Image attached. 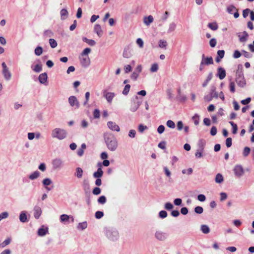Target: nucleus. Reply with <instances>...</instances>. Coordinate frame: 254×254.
<instances>
[{
    "label": "nucleus",
    "instance_id": "bb28decb",
    "mask_svg": "<svg viewBox=\"0 0 254 254\" xmlns=\"http://www.w3.org/2000/svg\"><path fill=\"white\" fill-rule=\"evenodd\" d=\"M74 176L78 179H80L83 176V170L80 167H77L75 169Z\"/></svg>",
    "mask_w": 254,
    "mask_h": 254
},
{
    "label": "nucleus",
    "instance_id": "c9c22d12",
    "mask_svg": "<svg viewBox=\"0 0 254 254\" xmlns=\"http://www.w3.org/2000/svg\"><path fill=\"white\" fill-rule=\"evenodd\" d=\"M177 25L175 22H172L169 24L167 31L168 33H171L174 31L176 28Z\"/></svg>",
    "mask_w": 254,
    "mask_h": 254
},
{
    "label": "nucleus",
    "instance_id": "5701e85b",
    "mask_svg": "<svg viewBox=\"0 0 254 254\" xmlns=\"http://www.w3.org/2000/svg\"><path fill=\"white\" fill-rule=\"evenodd\" d=\"M244 77L243 74V67L242 64L238 65V68L236 73V77Z\"/></svg>",
    "mask_w": 254,
    "mask_h": 254
},
{
    "label": "nucleus",
    "instance_id": "13d9d810",
    "mask_svg": "<svg viewBox=\"0 0 254 254\" xmlns=\"http://www.w3.org/2000/svg\"><path fill=\"white\" fill-rule=\"evenodd\" d=\"M173 207V205L170 202H166L164 206V208L168 210H170L172 209Z\"/></svg>",
    "mask_w": 254,
    "mask_h": 254
},
{
    "label": "nucleus",
    "instance_id": "bf43d9fd",
    "mask_svg": "<svg viewBox=\"0 0 254 254\" xmlns=\"http://www.w3.org/2000/svg\"><path fill=\"white\" fill-rule=\"evenodd\" d=\"M159 216L162 219L165 218L167 216V213L165 210H161L159 213Z\"/></svg>",
    "mask_w": 254,
    "mask_h": 254
},
{
    "label": "nucleus",
    "instance_id": "7c9ffc66",
    "mask_svg": "<svg viewBox=\"0 0 254 254\" xmlns=\"http://www.w3.org/2000/svg\"><path fill=\"white\" fill-rule=\"evenodd\" d=\"M32 69L36 72H40L42 70V65L41 64H37L35 65H31Z\"/></svg>",
    "mask_w": 254,
    "mask_h": 254
},
{
    "label": "nucleus",
    "instance_id": "2eb2a0df",
    "mask_svg": "<svg viewBox=\"0 0 254 254\" xmlns=\"http://www.w3.org/2000/svg\"><path fill=\"white\" fill-rule=\"evenodd\" d=\"M98 166H99V168H98L97 171L95 172L93 174V177L96 179L101 178L103 175V171L101 169L102 164L101 163H99L98 164Z\"/></svg>",
    "mask_w": 254,
    "mask_h": 254
},
{
    "label": "nucleus",
    "instance_id": "680f3d73",
    "mask_svg": "<svg viewBox=\"0 0 254 254\" xmlns=\"http://www.w3.org/2000/svg\"><path fill=\"white\" fill-rule=\"evenodd\" d=\"M89 97H90V93L89 92H86L85 94V100L83 103L84 106H86L87 104V103L89 101Z\"/></svg>",
    "mask_w": 254,
    "mask_h": 254
},
{
    "label": "nucleus",
    "instance_id": "a18cd8bd",
    "mask_svg": "<svg viewBox=\"0 0 254 254\" xmlns=\"http://www.w3.org/2000/svg\"><path fill=\"white\" fill-rule=\"evenodd\" d=\"M54 36L53 32L50 30H45L44 32V36L45 38L52 37Z\"/></svg>",
    "mask_w": 254,
    "mask_h": 254
},
{
    "label": "nucleus",
    "instance_id": "ea45409f",
    "mask_svg": "<svg viewBox=\"0 0 254 254\" xmlns=\"http://www.w3.org/2000/svg\"><path fill=\"white\" fill-rule=\"evenodd\" d=\"M123 56L125 58H129L131 56V54L128 49H125L124 50Z\"/></svg>",
    "mask_w": 254,
    "mask_h": 254
},
{
    "label": "nucleus",
    "instance_id": "7ed1b4c3",
    "mask_svg": "<svg viewBox=\"0 0 254 254\" xmlns=\"http://www.w3.org/2000/svg\"><path fill=\"white\" fill-rule=\"evenodd\" d=\"M67 135V132L64 128L56 127L51 131V137L60 140L65 139Z\"/></svg>",
    "mask_w": 254,
    "mask_h": 254
},
{
    "label": "nucleus",
    "instance_id": "6e6552de",
    "mask_svg": "<svg viewBox=\"0 0 254 254\" xmlns=\"http://www.w3.org/2000/svg\"><path fill=\"white\" fill-rule=\"evenodd\" d=\"M79 59L81 65L84 67H87L90 64V59L89 56H83L79 55Z\"/></svg>",
    "mask_w": 254,
    "mask_h": 254
},
{
    "label": "nucleus",
    "instance_id": "6ab92c4d",
    "mask_svg": "<svg viewBox=\"0 0 254 254\" xmlns=\"http://www.w3.org/2000/svg\"><path fill=\"white\" fill-rule=\"evenodd\" d=\"M238 36L239 38L240 41L244 43L247 41L249 35L246 31H244L242 33H238Z\"/></svg>",
    "mask_w": 254,
    "mask_h": 254
},
{
    "label": "nucleus",
    "instance_id": "72a5a7b5",
    "mask_svg": "<svg viewBox=\"0 0 254 254\" xmlns=\"http://www.w3.org/2000/svg\"><path fill=\"white\" fill-rule=\"evenodd\" d=\"M87 227V223L86 221L78 223L77 228L79 230H83Z\"/></svg>",
    "mask_w": 254,
    "mask_h": 254
},
{
    "label": "nucleus",
    "instance_id": "aec40b11",
    "mask_svg": "<svg viewBox=\"0 0 254 254\" xmlns=\"http://www.w3.org/2000/svg\"><path fill=\"white\" fill-rule=\"evenodd\" d=\"M38 79L41 84H45L48 79V75L47 73L44 72L40 74L39 76Z\"/></svg>",
    "mask_w": 254,
    "mask_h": 254
},
{
    "label": "nucleus",
    "instance_id": "f704fd0d",
    "mask_svg": "<svg viewBox=\"0 0 254 254\" xmlns=\"http://www.w3.org/2000/svg\"><path fill=\"white\" fill-rule=\"evenodd\" d=\"M61 19L64 20L67 17L68 13L66 9H62L60 11Z\"/></svg>",
    "mask_w": 254,
    "mask_h": 254
},
{
    "label": "nucleus",
    "instance_id": "b1692460",
    "mask_svg": "<svg viewBox=\"0 0 254 254\" xmlns=\"http://www.w3.org/2000/svg\"><path fill=\"white\" fill-rule=\"evenodd\" d=\"M236 81L240 87H243L246 85V80L244 77H236Z\"/></svg>",
    "mask_w": 254,
    "mask_h": 254
},
{
    "label": "nucleus",
    "instance_id": "de8ad7c7",
    "mask_svg": "<svg viewBox=\"0 0 254 254\" xmlns=\"http://www.w3.org/2000/svg\"><path fill=\"white\" fill-rule=\"evenodd\" d=\"M91 49L89 48H86L84 49L80 55L83 56H88V54L91 52Z\"/></svg>",
    "mask_w": 254,
    "mask_h": 254
},
{
    "label": "nucleus",
    "instance_id": "79ce46f5",
    "mask_svg": "<svg viewBox=\"0 0 254 254\" xmlns=\"http://www.w3.org/2000/svg\"><path fill=\"white\" fill-rule=\"evenodd\" d=\"M98 203L101 204H105L107 201V198L104 195L100 196L98 200H97Z\"/></svg>",
    "mask_w": 254,
    "mask_h": 254
},
{
    "label": "nucleus",
    "instance_id": "2f4dec72",
    "mask_svg": "<svg viewBox=\"0 0 254 254\" xmlns=\"http://www.w3.org/2000/svg\"><path fill=\"white\" fill-rule=\"evenodd\" d=\"M215 181L216 183L221 184L224 181V178L222 174L218 173L216 175Z\"/></svg>",
    "mask_w": 254,
    "mask_h": 254
},
{
    "label": "nucleus",
    "instance_id": "49530a36",
    "mask_svg": "<svg viewBox=\"0 0 254 254\" xmlns=\"http://www.w3.org/2000/svg\"><path fill=\"white\" fill-rule=\"evenodd\" d=\"M251 151V149L249 147H245L243 151V155L244 157H247Z\"/></svg>",
    "mask_w": 254,
    "mask_h": 254
},
{
    "label": "nucleus",
    "instance_id": "774afa93",
    "mask_svg": "<svg viewBox=\"0 0 254 254\" xmlns=\"http://www.w3.org/2000/svg\"><path fill=\"white\" fill-rule=\"evenodd\" d=\"M93 116L94 118L97 119L99 118L100 116V112L98 109L94 110L93 112Z\"/></svg>",
    "mask_w": 254,
    "mask_h": 254
},
{
    "label": "nucleus",
    "instance_id": "c756f323",
    "mask_svg": "<svg viewBox=\"0 0 254 254\" xmlns=\"http://www.w3.org/2000/svg\"><path fill=\"white\" fill-rule=\"evenodd\" d=\"M200 230L203 234H208L210 231L208 226L205 224H203L200 226Z\"/></svg>",
    "mask_w": 254,
    "mask_h": 254
},
{
    "label": "nucleus",
    "instance_id": "9b49d317",
    "mask_svg": "<svg viewBox=\"0 0 254 254\" xmlns=\"http://www.w3.org/2000/svg\"><path fill=\"white\" fill-rule=\"evenodd\" d=\"M141 102L138 100V97H136L135 99L132 101L130 111L132 112H135L138 109Z\"/></svg>",
    "mask_w": 254,
    "mask_h": 254
},
{
    "label": "nucleus",
    "instance_id": "f257e3e1",
    "mask_svg": "<svg viewBox=\"0 0 254 254\" xmlns=\"http://www.w3.org/2000/svg\"><path fill=\"white\" fill-rule=\"evenodd\" d=\"M104 138L107 148L111 151H115L118 147V142L115 136L110 132L104 134Z\"/></svg>",
    "mask_w": 254,
    "mask_h": 254
},
{
    "label": "nucleus",
    "instance_id": "0eeeda50",
    "mask_svg": "<svg viewBox=\"0 0 254 254\" xmlns=\"http://www.w3.org/2000/svg\"><path fill=\"white\" fill-rule=\"evenodd\" d=\"M154 236L156 239L160 241H164L168 238L167 233L161 230L156 231L155 233Z\"/></svg>",
    "mask_w": 254,
    "mask_h": 254
},
{
    "label": "nucleus",
    "instance_id": "09e8293b",
    "mask_svg": "<svg viewBox=\"0 0 254 254\" xmlns=\"http://www.w3.org/2000/svg\"><path fill=\"white\" fill-rule=\"evenodd\" d=\"M229 123L232 127V133L236 134L237 132L238 127L237 125L233 122H230Z\"/></svg>",
    "mask_w": 254,
    "mask_h": 254
},
{
    "label": "nucleus",
    "instance_id": "473e14b6",
    "mask_svg": "<svg viewBox=\"0 0 254 254\" xmlns=\"http://www.w3.org/2000/svg\"><path fill=\"white\" fill-rule=\"evenodd\" d=\"M206 144L205 140L204 139H200L199 140L197 143L198 149H200L201 150H204V147Z\"/></svg>",
    "mask_w": 254,
    "mask_h": 254
},
{
    "label": "nucleus",
    "instance_id": "a211bd4d",
    "mask_svg": "<svg viewBox=\"0 0 254 254\" xmlns=\"http://www.w3.org/2000/svg\"><path fill=\"white\" fill-rule=\"evenodd\" d=\"M19 221L22 223H26L28 221L27 218V212L26 211H22L19 214Z\"/></svg>",
    "mask_w": 254,
    "mask_h": 254
},
{
    "label": "nucleus",
    "instance_id": "3c124183",
    "mask_svg": "<svg viewBox=\"0 0 254 254\" xmlns=\"http://www.w3.org/2000/svg\"><path fill=\"white\" fill-rule=\"evenodd\" d=\"M167 45V42L164 40H160L159 42V46L161 48H165Z\"/></svg>",
    "mask_w": 254,
    "mask_h": 254
},
{
    "label": "nucleus",
    "instance_id": "dca6fc26",
    "mask_svg": "<svg viewBox=\"0 0 254 254\" xmlns=\"http://www.w3.org/2000/svg\"><path fill=\"white\" fill-rule=\"evenodd\" d=\"M41 214H42L41 208L38 205H35L33 208V215H34V218L36 219H39L40 218Z\"/></svg>",
    "mask_w": 254,
    "mask_h": 254
},
{
    "label": "nucleus",
    "instance_id": "f8f14e48",
    "mask_svg": "<svg viewBox=\"0 0 254 254\" xmlns=\"http://www.w3.org/2000/svg\"><path fill=\"white\" fill-rule=\"evenodd\" d=\"M103 93V96L106 98L107 102L109 104L112 103L113 98L116 96V94L114 92H107L106 91H104Z\"/></svg>",
    "mask_w": 254,
    "mask_h": 254
},
{
    "label": "nucleus",
    "instance_id": "f03ea898",
    "mask_svg": "<svg viewBox=\"0 0 254 254\" xmlns=\"http://www.w3.org/2000/svg\"><path fill=\"white\" fill-rule=\"evenodd\" d=\"M104 233L107 238L110 241H117L120 238V234L118 231L114 228H105Z\"/></svg>",
    "mask_w": 254,
    "mask_h": 254
},
{
    "label": "nucleus",
    "instance_id": "8fccbe9b",
    "mask_svg": "<svg viewBox=\"0 0 254 254\" xmlns=\"http://www.w3.org/2000/svg\"><path fill=\"white\" fill-rule=\"evenodd\" d=\"M49 44L52 48H55L58 45L57 42L54 39H49Z\"/></svg>",
    "mask_w": 254,
    "mask_h": 254
},
{
    "label": "nucleus",
    "instance_id": "ddd939ff",
    "mask_svg": "<svg viewBox=\"0 0 254 254\" xmlns=\"http://www.w3.org/2000/svg\"><path fill=\"white\" fill-rule=\"evenodd\" d=\"M108 128L112 131L119 132L120 131L119 126L115 122L109 121L107 124Z\"/></svg>",
    "mask_w": 254,
    "mask_h": 254
},
{
    "label": "nucleus",
    "instance_id": "4d7b16f0",
    "mask_svg": "<svg viewBox=\"0 0 254 254\" xmlns=\"http://www.w3.org/2000/svg\"><path fill=\"white\" fill-rule=\"evenodd\" d=\"M203 211V209L201 206H196L194 208V212L197 214H201Z\"/></svg>",
    "mask_w": 254,
    "mask_h": 254
},
{
    "label": "nucleus",
    "instance_id": "603ef678",
    "mask_svg": "<svg viewBox=\"0 0 254 254\" xmlns=\"http://www.w3.org/2000/svg\"><path fill=\"white\" fill-rule=\"evenodd\" d=\"M130 86L129 84H127L125 86V88L123 91V94L125 95H127L128 94L129 90H130Z\"/></svg>",
    "mask_w": 254,
    "mask_h": 254
},
{
    "label": "nucleus",
    "instance_id": "5fc2aeb1",
    "mask_svg": "<svg viewBox=\"0 0 254 254\" xmlns=\"http://www.w3.org/2000/svg\"><path fill=\"white\" fill-rule=\"evenodd\" d=\"M136 43L140 48H142L143 47L144 42L141 38H137L136 39Z\"/></svg>",
    "mask_w": 254,
    "mask_h": 254
},
{
    "label": "nucleus",
    "instance_id": "9d476101",
    "mask_svg": "<svg viewBox=\"0 0 254 254\" xmlns=\"http://www.w3.org/2000/svg\"><path fill=\"white\" fill-rule=\"evenodd\" d=\"M1 66L3 68L2 73L4 76V78L6 80H9L11 77V73L9 71L8 68L4 62L2 63Z\"/></svg>",
    "mask_w": 254,
    "mask_h": 254
},
{
    "label": "nucleus",
    "instance_id": "6e6d98bb",
    "mask_svg": "<svg viewBox=\"0 0 254 254\" xmlns=\"http://www.w3.org/2000/svg\"><path fill=\"white\" fill-rule=\"evenodd\" d=\"M166 125L168 127L174 128L175 127V124L172 120H168L166 123Z\"/></svg>",
    "mask_w": 254,
    "mask_h": 254
},
{
    "label": "nucleus",
    "instance_id": "cd10ccee",
    "mask_svg": "<svg viewBox=\"0 0 254 254\" xmlns=\"http://www.w3.org/2000/svg\"><path fill=\"white\" fill-rule=\"evenodd\" d=\"M40 173L39 171H36L29 175V179L30 180H34L40 177Z\"/></svg>",
    "mask_w": 254,
    "mask_h": 254
},
{
    "label": "nucleus",
    "instance_id": "a878e982",
    "mask_svg": "<svg viewBox=\"0 0 254 254\" xmlns=\"http://www.w3.org/2000/svg\"><path fill=\"white\" fill-rule=\"evenodd\" d=\"M52 183V181L50 178H45L42 181L43 186L46 188L48 190H50L51 189L48 188V186Z\"/></svg>",
    "mask_w": 254,
    "mask_h": 254
},
{
    "label": "nucleus",
    "instance_id": "c85d7f7f",
    "mask_svg": "<svg viewBox=\"0 0 254 254\" xmlns=\"http://www.w3.org/2000/svg\"><path fill=\"white\" fill-rule=\"evenodd\" d=\"M60 221L62 223H65L68 222L70 220L69 215L67 214H62L60 216Z\"/></svg>",
    "mask_w": 254,
    "mask_h": 254
},
{
    "label": "nucleus",
    "instance_id": "20e7f679",
    "mask_svg": "<svg viewBox=\"0 0 254 254\" xmlns=\"http://www.w3.org/2000/svg\"><path fill=\"white\" fill-rule=\"evenodd\" d=\"M234 175L237 178H240L244 176L245 171L242 165H236L233 169Z\"/></svg>",
    "mask_w": 254,
    "mask_h": 254
},
{
    "label": "nucleus",
    "instance_id": "f3484780",
    "mask_svg": "<svg viewBox=\"0 0 254 254\" xmlns=\"http://www.w3.org/2000/svg\"><path fill=\"white\" fill-rule=\"evenodd\" d=\"M216 76L218 77L220 80L223 79L226 76V71L225 69L221 67H218Z\"/></svg>",
    "mask_w": 254,
    "mask_h": 254
},
{
    "label": "nucleus",
    "instance_id": "338daca9",
    "mask_svg": "<svg viewBox=\"0 0 254 254\" xmlns=\"http://www.w3.org/2000/svg\"><path fill=\"white\" fill-rule=\"evenodd\" d=\"M131 70H132V67L130 65L127 64V65H125L124 70H125V73H127L129 72L130 71H131Z\"/></svg>",
    "mask_w": 254,
    "mask_h": 254
},
{
    "label": "nucleus",
    "instance_id": "e2e57ef3",
    "mask_svg": "<svg viewBox=\"0 0 254 254\" xmlns=\"http://www.w3.org/2000/svg\"><path fill=\"white\" fill-rule=\"evenodd\" d=\"M104 215V213L102 211H98L96 212L95 214V217L96 219H100Z\"/></svg>",
    "mask_w": 254,
    "mask_h": 254
},
{
    "label": "nucleus",
    "instance_id": "39448f33",
    "mask_svg": "<svg viewBox=\"0 0 254 254\" xmlns=\"http://www.w3.org/2000/svg\"><path fill=\"white\" fill-rule=\"evenodd\" d=\"M218 97V94L217 92L215 91V87L213 86H211L210 92L204 96V99L207 102L211 101L213 98H217Z\"/></svg>",
    "mask_w": 254,
    "mask_h": 254
},
{
    "label": "nucleus",
    "instance_id": "4be33fe9",
    "mask_svg": "<svg viewBox=\"0 0 254 254\" xmlns=\"http://www.w3.org/2000/svg\"><path fill=\"white\" fill-rule=\"evenodd\" d=\"M48 232V228L47 227H45L44 226H42L40 228L38 229V235L39 236L43 237L45 236Z\"/></svg>",
    "mask_w": 254,
    "mask_h": 254
},
{
    "label": "nucleus",
    "instance_id": "1a4fd4ad",
    "mask_svg": "<svg viewBox=\"0 0 254 254\" xmlns=\"http://www.w3.org/2000/svg\"><path fill=\"white\" fill-rule=\"evenodd\" d=\"M52 165L54 169H60L64 166V162L62 159L56 158L53 160Z\"/></svg>",
    "mask_w": 254,
    "mask_h": 254
},
{
    "label": "nucleus",
    "instance_id": "412c9836",
    "mask_svg": "<svg viewBox=\"0 0 254 254\" xmlns=\"http://www.w3.org/2000/svg\"><path fill=\"white\" fill-rule=\"evenodd\" d=\"M94 31L97 34L98 37H101L103 35V30L99 24H95L94 27Z\"/></svg>",
    "mask_w": 254,
    "mask_h": 254
},
{
    "label": "nucleus",
    "instance_id": "052dcab7",
    "mask_svg": "<svg viewBox=\"0 0 254 254\" xmlns=\"http://www.w3.org/2000/svg\"><path fill=\"white\" fill-rule=\"evenodd\" d=\"M11 242V239L8 238L7 239H6V240H5L1 244V246L3 248L4 247H5L6 246L9 245L10 244Z\"/></svg>",
    "mask_w": 254,
    "mask_h": 254
},
{
    "label": "nucleus",
    "instance_id": "4c0bfd02",
    "mask_svg": "<svg viewBox=\"0 0 254 254\" xmlns=\"http://www.w3.org/2000/svg\"><path fill=\"white\" fill-rule=\"evenodd\" d=\"M212 78V73L210 72L207 77L206 80L203 83L202 86L205 87L208 84V82L211 80Z\"/></svg>",
    "mask_w": 254,
    "mask_h": 254
},
{
    "label": "nucleus",
    "instance_id": "a19ab883",
    "mask_svg": "<svg viewBox=\"0 0 254 254\" xmlns=\"http://www.w3.org/2000/svg\"><path fill=\"white\" fill-rule=\"evenodd\" d=\"M158 64L157 63H154L151 66L150 68V71L151 72H157L158 70Z\"/></svg>",
    "mask_w": 254,
    "mask_h": 254
},
{
    "label": "nucleus",
    "instance_id": "0e129e2a",
    "mask_svg": "<svg viewBox=\"0 0 254 254\" xmlns=\"http://www.w3.org/2000/svg\"><path fill=\"white\" fill-rule=\"evenodd\" d=\"M101 191V190L100 188H99L98 187H96V188H94V189L93 190L92 193L93 194L97 195H99V194H100Z\"/></svg>",
    "mask_w": 254,
    "mask_h": 254
},
{
    "label": "nucleus",
    "instance_id": "393cba45",
    "mask_svg": "<svg viewBox=\"0 0 254 254\" xmlns=\"http://www.w3.org/2000/svg\"><path fill=\"white\" fill-rule=\"evenodd\" d=\"M153 20L154 18L153 16L152 15H149L144 17L143 22L146 25L149 26L152 22H153Z\"/></svg>",
    "mask_w": 254,
    "mask_h": 254
},
{
    "label": "nucleus",
    "instance_id": "4468645a",
    "mask_svg": "<svg viewBox=\"0 0 254 254\" xmlns=\"http://www.w3.org/2000/svg\"><path fill=\"white\" fill-rule=\"evenodd\" d=\"M201 64L204 65H209L213 64V60L211 57H205V55H202Z\"/></svg>",
    "mask_w": 254,
    "mask_h": 254
},
{
    "label": "nucleus",
    "instance_id": "423d86ee",
    "mask_svg": "<svg viewBox=\"0 0 254 254\" xmlns=\"http://www.w3.org/2000/svg\"><path fill=\"white\" fill-rule=\"evenodd\" d=\"M70 106L74 109H77L80 107V104L77 98L74 96H70L68 99Z\"/></svg>",
    "mask_w": 254,
    "mask_h": 254
},
{
    "label": "nucleus",
    "instance_id": "864d4df0",
    "mask_svg": "<svg viewBox=\"0 0 254 254\" xmlns=\"http://www.w3.org/2000/svg\"><path fill=\"white\" fill-rule=\"evenodd\" d=\"M203 152V150H201L200 149H197L196 151L195 154V156L197 158H201L203 156L202 152Z\"/></svg>",
    "mask_w": 254,
    "mask_h": 254
},
{
    "label": "nucleus",
    "instance_id": "37998d69",
    "mask_svg": "<svg viewBox=\"0 0 254 254\" xmlns=\"http://www.w3.org/2000/svg\"><path fill=\"white\" fill-rule=\"evenodd\" d=\"M192 120L193 121L195 125H198L199 123V116L197 114H194L192 117Z\"/></svg>",
    "mask_w": 254,
    "mask_h": 254
},
{
    "label": "nucleus",
    "instance_id": "69168bd1",
    "mask_svg": "<svg viewBox=\"0 0 254 254\" xmlns=\"http://www.w3.org/2000/svg\"><path fill=\"white\" fill-rule=\"evenodd\" d=\"M146 129H147V127L146 126H144L142 124H140L138 126V131L141 133H142Z\"/></svg>",
    "mask_w": 254,
    "mask_h": 254
},
{
    "label": "nucleus",
    "instance_id": "58836bf2",
    "mask_svg": "<svg viewBox=\"0 0 254 254\" xmlns=\"http://www.w3.org/2000/svg\"><path fill=\"white\" fill-rule=\"evenodd\" d=\"M237 9L233 5H230L227 8V11L230 13L232 14L233 12L237 11Z\"/></svg>",
    "mask_w": 254,
    "mask_h": 254
},
{
    "label": "nucleus",
    "instance_id": "e433bc0d",
    "mask_svg": "<svg viewBox=\"0 0 254 254\" xmlns=\"http://www.w3.org/2000/svg\"><path fill=\"white\" fill-rule=\"evenodd\" d=\"M43 51V48L40 46H38L35 48L34 53L36 56H39L42 54Z\"/></svg>",
    "mask_w": 254,
    "mask_h": 254
},
{
    "label": "nucleus",
    "instance_id": "c03bdc74",
    "mask_svg": "<svg viewBox=\"0 0 254 254\" xmlns=\"http://www.w3.org/2000/svg\"><path fill=\"white\" fill-rule=\"evenodd\" d=\"M208 27L212 30H216L218 28V25L216 22L209 23Z\"/></svg>",
    "mask_w": 254,
    "mask_h": 254
}]
</instances>
